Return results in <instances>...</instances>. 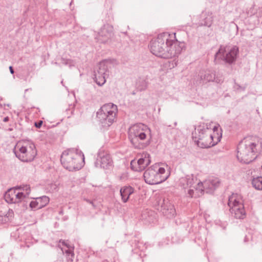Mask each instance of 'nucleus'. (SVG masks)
<instances>
[{
  "label": "nucleus",
  "instance_id": "nucleus-10",
  "mask_svg": "<svg viewBox=\"0 0 262 262\" xmlns=\"http://www.w3.org/2000/svg\"><path fill=\"white\" fill-rule=\"evenodd\" d=\"M238 53V48L236 46H221L215 55V59H222L231 64L235 61Z\"/></svg>",
  "mask_w": 262,
  "mask_h": 262
},
{
  "label": "nucleus",
  "instance_id": "nucleus-16",
  "mask_svg": "<svg viewBox=\"0 0 262 262\" xmlns=\"http://www.w3.org/2000/svg\"><path fill=\"white\" fill-rule=\"evenodd\" d=\"M113 28L112 26L104 25L98 33V39L100 42H106L113 35Z\"/></svg>",
  "mask_w": 262,
  "mask_h": 262
},
{
  "label": "nucleus",
  "instance_id": "nucleus-47",
  "mask_svg": "<svg viewBox=\"0 0 262 262\" xmlns=\"http://www.w3.org/2000/svg\"><path fill=\"white\" fill-rule=\"evenodd\" d=\"M253 13H251L250 15H252Z\"/></svg>",
  "mask_w": 262,
  "mask_h": 262
},
{
  "label": "nucleus",
  "instance_id": "nucleus-28",
  "mask_svg": "<svg viewBox=\"0 0 262 262\" xmlns=\"http://www.w3.org/2000/svg\"><path fill=\"white\" fill-rule=\"evenodd\" d=\"M137 88L140 91L145 90L147 86V82L144 80H139L137 83Z\"/></svg>",
  "mask_w": 262,
  "mask_h": 262
},
{
  "label": "nucleus",
  "instance_id": "nucleus-33",
  "mask_svg": "<svg viewBox=\"0 0 262 262\" xmlns=\"http://www.w3.org/2000/svg\"><path fill=\"white\" fill-rule=\"evenodd\" d=\"M216 83H220L223 81L221 77H218V76L215 75V79H214Z\"/></svg>",
  "mask_w": 262,
  "mask_h": 262
},
{
  "label": "nucleus",
  "instance_id": "nucleus-2",
  "mask_svg": "<svg viewBox=\"0 0 262 262\" xmlns=\"http://www.w3.org/2000/svg\"><path fill=\"white\" fill-rule=\"evenodd\" d=\"M210 124L203 123L198 126L195 132V135L192 134V139L197 145L202 148L212 147L220 141L222 134L216 132L219 127L214 126L212 129Z\"/></svg>",
  "mask_w": 262,
  "mask_h": 262
},
{
  "label": "nucleus",
  "instance_id": "nucleus-18",
  "mask_svg": "<svg viewBox=\"0 0 262 262\" xmlns=\"http://www.w3.org/2000/svg\"><path fill=\"white\" fill-rule=\"evenodd\" d=\"M134 192V189L130 186H124L121 188L120 193L123 203H126L130 195Z\"/></svg>",
  "mask_w": 262,
  "mask_h": 262
},
{
  "label": "nucleus",
  "instance_id": "nucleus-31",
  "mask_svg": "<svg viewBox=\"0 0 262 262\" xmlns=\"http://www.w3.org/2000/svg\"><path fill=\"white\" fill-rule=\"evenodd\" d=\"M43 121L41 120H40L39 121L37 122H35L34 123V126H35L37 128H39L42 125Z\"/></svg>",
  "mask_w": 262,
  "mask_h": 262
},
{
  "label": "nucleus",
  "instance_id": "nucleus-17",
  "mask_svg": "<svg viewBox=\"0 0 262 262\" xmlns=\"http://www.w3.org/2000/svg\"><path fill=\"white\" fill-rule=\"evenodd\" d=\"M27 148L25 146H19L17 144L14 148L13 152L16 157L20 160L23 162H31L33 161V158L28 159L26 157Z\"/></svg>",
  "mask_w": 262,
  "mask_h": 262
},
{
  "label": "nucleus",
  "instance_id": "nucleus-4",
  "mask_svg": "<svg viewBox=\"0 0 262 262\" xmlns=\"http://www.w3.org/2000/svg\"><path fill=\"white\" fill-rule=\"evenodd\" d=\"M128 139L135 148L143 149L150 143V129L143 123L131 126L128 132Z\"/></svg>",
  "mask_w": 262,
  "mask_h": 262
},
{
  "label": "nucleus",
  "instance_id": "nucleus-48",
  "mask_svg": "<svg viewBox=\"0 0 262 262\" xmlns=\"http://www.w3.org/2000/svg\"><path fill=\"white\" fill-rule=\"evenodd\" d=\"M261 169H262V165H261Z\"/></svg>",
  "mask_w": 262,
  "mask_h": 262
},
{
  "label": "nucleus",
  "instance_id": "nucleus-3",
  "mask_svg": "<svg viewBox=\"0 0 262 262\" xmlns=\"http://www.w3.org/2000/svg\"><path fill=\"white\" fill-rule=\"evenodd\" d=\"M261 145L251 137H247L241 141L237 146V158L239 162L249 164L257 157Z\"/></svg>",
  "mask_w": 262,
  "mask_h": 262
},
{
  "label": "nucleus",
  "instance_id": "nucleus-6",
  "mask_svg": "<svg viewBox=\"0 0 262 262\" xmlns=\"http://www.w3.org/2000/svg\"><path fill=\"white\" fill-rule=\"evenodd\" d=\"M117 113V106L112 103H108L103 105L99 109L96 117L102 126L107 127L114 122Z\"/></svg>",
  "mask_w": 262,
  "mask_h": 262
},
{
  "label": "nucleus",
  "instance_id": "nucleus-39",
  "mask_svg": "<svg viewBox=\"0 0 262 262\" xmlns=\"http://www.w3.org/2000/svg\"><path fill=\"white\" fill-rule=\"evenodd\" d=\"M28 242H26V246H27L28 248H29V247H30L31 246V245H32V243H30V245L28 244Z\"/></svg>",
  "mask_w": 262,
  "mask_h": 262
},
{
  "label": "nucleus",
  "instance_id": "nucleus-26",
  "mask_svg": "<svg viewBox=\"0 0 262 262\" xmlns=\"http://www.w3.org/2000/svg\"><path fill=\"white\" fill-rule=\"evenodd\" d=\"M94 80L99 86H102L106 82V78L107 76L99 74H94Z\"/></svg>",
  "mask_w": 262,
  "mask_h": 262
},
{
  "label": "nucleus",
  "instance_id": "nucleus-32",
  "mask_svg": "<svg viewBox=\"0 0 262 262\" xmlns=\"http://www.w3.org/2000/svg\"><path fill=\"white\" fill-rule=\"evenodd\" d=\"M61 63L62 64H65V65L68 64L69 63H70V60L69 59L61 58Z\"/></svg>",
  "mask_w": 262,
  "mask_h": 262
},
{
  "label": "nucleus",
  "instance_id": "nucleus-19",
  "mask_svg": "<svg viewBox=\"0 0 262 262\" xmlns=\"http://www.w3.org/2000/svg\"><path fill=\"white\" fill-rule=\"evenodd\" d=\"M34 209H39L46 206L49 202V198L43 195L40 197L34 198Z\"/></svg>",
  "mask_w": 262,
  "mask_h": 262
},
{
  "label": "nucleus",
  "instance_id": "nucleus-7",
  "mask_svg": "<svg viewBox=\"0 0 262 262\" xmlns=\"http://www.w3.org/2000/svg\"><path fill=\"white\" fill-rule=\"evenodd\" d=\"M165 169L160 167L159 164H155L147 168L144 173V178L146 183L150 185L160 184L165 181L168 176H163Z\"/></svg>",
  "mask_w": 262,
  "mask_h": 262
},
{
  "label": "nucleus",
  "instance_id": "nucleus-45",
  "mask_svg": "<svg viewBox=\"0 0 262 262\" xmlns=\"http://www.w3.org/2000/svg\"><path fill=\"white\" fill-rule=\"evenodd\" d=\"M11 211V212H13L12 210H10V209H9V211Z\"/></svg>",
  "mask_w": 262,
  "mask_h": 262
},
{
  "label": "nucleus",
  "instance_id": "nucleus-12",
  "mask_svg": "<svg viewBox=\"0 0 262 262\" xmlns=\"http://www.w3.org/2000/svg\"><path fill=\"white\" fill-rule=\"evenodd\" d=\"M157 209L167 218H171L176 214L174 206L166 198H160L157 201Z\"/></svg>",
  "mask_w": 262,
  "mask_h": 262
},
{
  "label": "nucleus",
  "instance_id": "nucleus-38",
  "mask_svg": "<svg viewBox=\"0 0 262 262\" xmlns=\"http://www.w3.org/2000/svg\"><path fill=\"white\" fill-rule=\"evenodd\" d=\"M29 206L31 209H33V200L31 201L29 203Z\"/></svg>",
  "mask_w": 262,
  "mask_h": 262
},
{
  "label": "nucleus",
  "instance_id": "nucleus-41",
  "mask_svg": "<svg viewBox=\"0 0 262 262\" xmlns=\"http://www.w3.org/2000/svg\"><path fill=\"white\" fill-rule=\"evenodd\" d=\"M63 211L62 210H61L59 211V214H63Z\"/></svg>",
  "mask_w": 262,
  "mask_h": 262
},
{
  "label": "nucleus",
  "instance_id": "nucleus-40",
  "mask_svg": "<svg viewBox=\"0 0 262 262\" xmlns=\"http://www.w3.org/2000/svg\"><path fill=\"white\" fill-rule=\"evenodd\" d=\"M7 130L8 131H12V130H13V128L12 127H9L8 129H7Z\"/></svg>",
  "mask_w": 262,
  "mask_h": 262
},
{
  "label": "nucleus",
  "instance_id": "nucleus-24",
  "mask_svg": "<svg viewBox=\"0 0 262 262\" xmlns=\"http://www.w3.org/2000/svg\"><path fill=\"white\" fill-rule=\"evenodd\" d=\"M252 186L256 189L262 190V177L253 178L252 180Z\"/></svg>",
  "mask_w": 262,
  "mask_h": 262
},
{
  "label": "nucleus",
  "instance_id": "nucleus-14",
  "mask_svg": "<svg viewBox=\"0 0 262 262\" xmlns=\"http://www.w3.org/2000/svg\"><path fill=\"white\" fill-rule=\"evenodd\" d=\"M19 188H10L4 194V197L5 201L10 204H15L20 202L23 200L22 196L24 193L19 192Z\"/></svg>",
  "mask_w": 262,
  "mask_h": 262
},
{
  "label": "nucleus",
  "instance_id": "nucleus-13",
  "mask_svg": "<svg viewBox=\"0 0 262 262\" xmlns=\"http://www.w3.org/2000/svg\"><path fill=\"white\" fill-rule=\"evenodd\" d=\"M150 157L147 152H143L138 161L132 160L130 168L135 171H142L150 163Z\"/></svg>",
  "mask_w": 262,
  "mask_h": 262
},
{
  "label": "nucleus",
  "instance_id": "nucleus-34",
  "mask_svg": "<svg viewBox=\"0 0 262 262\" xmlns=\"http://www.w3.org/2000/svg\"><path fill=\"white\" fill-rule=\"evenodd\" d=\"M59 242H60V243H62V244L63 245L66 246V247H68V248L69 247V245H68L66 243L65 241L62 240V239H60V240L59 241Z\"/></svg>",
  "mask_w": 262,
  "mask_h": 262
},
{
  "label": "nucleus",
  "instance_id": "nucleus-8",
  "mask_svg": "<svg viewBox=\"0 0 262 262\" xmlns=\"http://www.w3.org/2000/svg\"><path fill=\"white\" fill-rule=\"evenodd\" d=\"M220 182L217 178H210L204 181L203 183L199 182L197 183V187H195V192L193 189L188 190L190 198H198L201 196L204 191L207 193H211L218 187Z\"/></svg>",
  "mask_w": 262,
  "mask_h": 262
},
{
  "label": "nucleus",
  "instance_id": "nucleus-11",
  "mask_svg": "<svg viewBox=\"0 0 262 262\" xmlns=\"http://www.w3.org/2000/svg\"><path fill=\"white\" fill-rule=\"evenodd\" d=\"M94 164L97 168L110 169L113 167V161L108 151L100 148L97 153Z\"/></svg>",
  "mask_w": 262,
  "mask_h": 262
},
{
  "label": "nucleus",
  "instance_id": "nucleus-42",
  "mask_svg": "<svg viewBox=\"0 0 262 262\" xmlns=\"http://www.w3.org/2000/svg\"><path fill=\"white\" fill-rule=\"evenodd\" d=\"M68 216H64V217H63V220H64V221H66V220H68Z\"/></svg>",
  "mask_w": 262,
  "mask_h": 262
},
{
  "label": "nucleus",
  "instance_id": "nucleus-1",
  "mask_svg": "<svg viewBox=\"0 0 262 262\" xmlns=\"http://www.w3.org/2000/svg\"><path fill=\"white\" fill-rule=\"evenodd\" d=\"M149 47L152 54L156 56L169 59L177 56L183 48V43L178 41L176 33L164 32L159 34L157 37L152 39Z\"/></svg>",
  "mask_w": 262,
  "mask_h": 262
},
{
  "label": "nucleus",
  "instance_id": "nucleus-23",
  "mask_svg": "<svg viewBox=\"0 0 262 262\" xmlns=\"http://www.w3.org/2000/svg\"><path fill=\"white\" fill-rule=\"evenodd\" d=\"M214 79L215 73L212 71H206L203 74L201 75V80L203 81V83L214 81Z\"/></svg>",
  "mask_w": 262,
  "mask_h": 262
},
{
  "label": "nucleus",
  "instance_id": "nucleus-46",
  "mask_svg": "<svg viewBox=\"0 0 262 262\" xmlns=\"http://www.w3.org/2000/svg\"><path fill=\"white\" fill-rule=\"evenodd\" d=\"M166 125L167 126H168V127H170V125Z\"/></svg>",
  "mask_w": 262,
  "mask_h": 262
},
{
  "label": "nucleus",
  "instance_id": "nucleus-20",
  "mask_svg": "<svg viewBox=\"0 0 262 262\" xmlns=\"http://www.w3.org/2000/svg\"><path fill=\"white\" fill-rule=\"evenodd\" d=\"M141 217L142 220L147 223H153L156 221V215L151 210H146L144 211L141 214Z\"/></svg>",
  "mask_w": 262,
  "mask_h": 262
},
{
  "label": "nucleus",
  "instance_id": "nucleus-30",
  "mask_svg": "<svg viewBox=\"0 0 262 262\" xmlns=\"http://www.w3.org/2000/svg\"><path fill=\"white\" fill-rule=\"evenodd\" d=\"M234 88L237 90L244 91L245 90L246 88L245 86H242L239 84L235 83Z\"/></svg>",
  "mask_w": 262,
  "mask_h": 262
},
{
  "label": "nucleus",
  "instance_id": "nucleus-43",
  "mask_svg": "<svg viewBox=\"0 0 262 262\" xmlns=\"http://www.w3.org/2000/svg\"><path fill=\"white\" fill-rule=\"evenodd\" d=\"M174 126H176V125H177V122H175L174 123Z\"/></svg>",
  "mask_w": 262,
  "mask_h": 262
},
{
  "label": "nucleus",
  "instance_id": "nucleus-22",
  "mask_svg": "<svg viewBox=\"0 0 262 262\" xmlns=\"http://www.w3.org/2000/svg\"><path fill=\"white\" fill-rule=\"evenodd\" d=\"M95 73L108 76L109 74V71L107 63L105 61L100 62L97 66V69L94 72Z\"/></svg>",
  "mask_w": 262,
  "mask_h": 262
},
{
  "label": "nucleus",
  "instance_id": "nucleus-27",
  "mask_svg": "<svg viewBox=\"0 0 262 262\" xmlns=\"http://www.w3.org/2000/svg\"><path fill=\"white\" fill-rule=\"evenodd\" d=\"M18 188H19V189H22L24 192H22L24 193V195L22 196L23 200H24L27 198H28L29 195L31 192V188L29 185H24L23 186H20Z\"/></svg>",
  "mask_w": 262,
  "mask_h": 262
},
{
  "label": "nucleus",
  "instance_id": "nucleus-29",
  "mask_svg": "<svg viewBox=\"0 0 262 262\" xmlns=\"http://www.w3.org/2000/svg\"><path fill=\"white\" fill-rule=\"evenodd\" d=\"M66 253L67 254V258L68 262H72L73 261V258L74 256V253L71 251L70 250H67L65 251Z\"/></svg>",
  "mask_w": 262,
  "mask_h": 262
},
{
  "label": "nucleus",
  "instance_id": "nucleus-44",
  "mask_svg": "<svg viewBox=\"0 0 262 262\" xmlns=\"http://www.w3.org/2000/svg\"><path fill=\"white\" fill-rule=\"evenodd\" d=\"M244 241H245V242L247 241V237L246 236L245 237Z\"/></svg>",
  "mask_w": 262,
  "mask_h": 262
},
{
  "label": "nucleus",
  "instance_id": "nucleus-21",
  "mask_svg": "<svg viewBox=\"0 0 262 262\" xmlns=\"http://www.w3.org/2000/svg\"><path fill=\"white\" fill-rule=\"evenodd\" d=\"M213 21V17L211 14L207 13H203L201 15V19L199 23L200 26H204L206 27H210Z\"/></svg>",
  "mask_w": 262,
  "mask_h": 262
},
{
  "label": "nucleus",
  "instance_id": "nucleus-36",
  "mask_svg": "<svg viewBox=\"0 0 262 262\" xmlns=\"http://www.w3.org/2000/svg\"><path fill=\"white\" fill-rule=\"evenodd\" d=\"M9 69L11 74H13L14 73V71L13 67L12 66H10Z\"/></svg>",
  "mask_w": 262,
  "mask_h": 262
},
{
  "label": "nucleus",
  "instance_id": "nucleus-25",
  "mask_svg": "<svg viewBox=\"0 0 262 262\" xmlns=\"http://www.w3.org/2000/svg\"><path fill=\"white\" fill-rule=\"evenodd\" d=\"M59 184L55 182H50L46 186V189L47 191L53 193L58 191Z\"/></svg>",
  "mask_w": 262,
  "mask_h": 262
},
{
  "label": "nucleus",
  "instance_id": "nucleus-15",
  "mask_svg": "<svg viewBox=\"0 0 262 262\" xmlns=\"http://www.w3.org/2000/svg\"><path fill=\"white\" fill-rule=\"evenodd\" d=\"M197 178L193 174L187 175L180 179V185L186 190L187 189V196L190 197L188 194V190L193 189L195 191V187H197Z\"/></svg>",
  "mask_w": 262,
  "mask_h": 262
},
{
  "label": "nucleus",
  "instance_id": "nucleus-35",
  "mask_svg": "<svg viewBox=\"0 0 262 262\" xmlns=\"http://www.w3.org/2000/svg\"><path fill=\"white\" fill-rule=\"evenodd\" d=\"M85 201L86 202H88V203H89V204H92V206H93L94 207H95V205L94 204L93 201H91V200H89V199H85Z\"/></svg>",
  "mask_w": 262,
  "mask_h": 262
},
{
  "label": "nucleus",
  "instance_id": "nucleus-37",
  "mask_svg": "<svg viewBox=\"0 0 262 262\" xmlns=\"http://www.w3.org/2000/svg\"><path fill=\"white\" fill-rule=\"evenodd\" d=\"M9 120V117L7 116L5 117L3 119V121L5 122H8Z\"/></svg>",
  "mask_w": 262,
  "mask_h": 262
},
{
  "label": "nucleus",
  "instance_id": "nucleus-5",
  "mask_svg": "<svg viewBox=\"0 0 262 262\" xmlns=\"http://www.w3.org/2000/svg\"><path fill=\"white\" fill-rule=\"evenodd\" d=\"M84 161V157L82 152L77 149H68L64 151L60 158L63 166L69 171L78 170L82 167V163Z\"/></svg>",
  "mask_w": 262,
  "mask_h": 262
},
{
  "label": "nucleus",
  "instance_id": "nucleus-9",
  "mask_svg": "<svg viewBox=\"0 0 262 262\" xmlns=\"http://www.w3.org/2000/svg\"><path fill=\"white\" fill-rule=\"evenodd\" d=\"M228 205L231 214L236 219H242L246 215L243 201L240 195L233 193L229 197Z\"/></svg>",
  "mask_w": 262,
  "mask_h": 262
}]
</instances>
